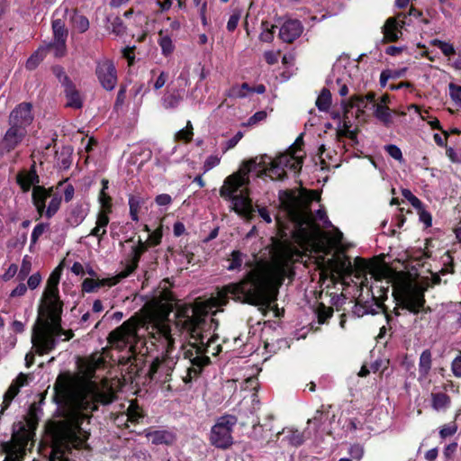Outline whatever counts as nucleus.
<instances>
[{"instance_id": "f257e3e1", "label": "nucleus", "mask_w": 461, "mask_h": 461, "mask_svg": "<svg viewBox=\"0 0 461 461\" xmlns=\"http://www.w3.org/2000/svg\"><path fill=\"white\" fill-rule=\"evenodd\" d=\"M303 158L304 153H293L287 149L274 159L264 154L244 160L239 170L224 180L223 185L220 189V195L232 202L233 210L237 213L249 217L255 212L251 199L243 194H235L240 188L249 185V174L256 171L259 177L269 176L272 180H284L287 176L285 168L294 172L300 171Z\"/></svg>"}, {"instance_id": "f03ea898", "label": "nucleus", "mask_w": 461, "mask_h": 461, "mask_svg": "<svg viewBox=\"0 0 461 461\" xmlns=\"http://www.w3.org/2000/svg\"><path fill=\"white\" fill-rule=\"evenodd\" d=\"M175 315L176 327L186 331L194 339L189 345L194 351L188 349L185 352V357L189 358L191 366L186 369L183 381L188 384L197 378L203 368L211 363L210 357L205 354L210 352L212 344L219 339L215 333L219 322L213 318H208L206 311L189 304L178 305Z\"/></svg>"}, {"instance_id": "7ed1b4c3", "label": "nucleus", "mask_w": 461, "mask_h": 461, "mask_svg": "<svg viewBox=\"0 0 461 461\" xmlns=\"http://www.w3.org/2000/svg\"><path fill=\"white\" fill-rule=\"evenodd\" d=\"M218 300L225 305L229 298L267 310L276 300L269 282L262 276L249 271L247 276L237 283H230L218 291Z\"/></svg>"}, {"instance_id": "20e7f679", "label": "nucleus", "mask_w": 461, "mask_h": 461, "mask_svg": "<svg viewBox=\"0 0 461 461\" xmlns=\"http://www.w3.org/2000/svg\"><path fill=\"white\" fill-rule=\"evenodd\" d=\"M34 120L32 103L17 104L8 116V129L0 140V155L4 156L16 149L28 133V128Z\"/></svg>"}, {"instance_id": "39448f33", "label": "nucleus", "mask_w": 461, "mask_h": 461, "mask_svg": "<svg viewBox=\"0 0 461 461\" xmlns=\"http://www.w3.org/2000/svg\"><path fill=\"white\" fill-rule=\"evenodd\" d=\"M34 424L30 420L26 424L19 422L14 425L12 439L5 443L4 451L6 453L5 461H23L29 441L34 436Z\"/></svg>"}, {"instance_id": "423d86ee", "label": "nucleus", "mask_w": 461, "mask_h": 461, "mask_svg": "<svg viewBox=\"0 0 461 461\" xmlns=\"http://www.w3.org/2000/svg\"><path fill=\"white\" fill-rule=\"evenodd\" d=\"M139 324L137 318H130L109 333L107 338L109 343L119 349L129 348L130 351L133 352L140 340L138 335Z\"/></svg>"}, {"instance_id": "0eeeda50", "label": "nucleus", "mask_w": 461, "mask_h": 461, "mask_svg": "<svg viewBox=\"0 0 461 461\" xmlns=\"http://www.w3.org/2000/svg\"><path fill=\"white\" fill-rule=\"evenodd\" d=\"M310 203V198L303 199L292 194H287V198L284 203V206L290 219L299 229L311 227L312 224Z\"/></svg>"}, {"instance_id": "6e6552de", "label": "nucleus", "mask_w": 461, "mask_h": 461, "mask_svg": "<svg viewBox=\"0 0 461 461\" xmlns=\"http://www.w3.org/2000/svg\"><path fill=\"white\" fill-rule=\"evenodd\" d=\"M238 419L234 415L226 414L217 419L212 427L210 442L218 448L226 449L233 444L232 429Z\"/></svg>"}, {"instance_id": "1a4fd4ad", "label": "nucleus", "mask_w": 461, "mask_h": 461, "mask_svg": "<svg viewBox=\"0 0 461 461\" xmlns=\"http://www.w3.org/2000/svg\"><path fill=\"white\" fill-rule=\"evenodd\" d=\"M53 41L46 46L48 50H54L56 57H62L66 52V41L68 30L62 19H54L51 23Z\"/></svg>"}, {"instance_id": "9d476101", "label": "nucleus", "mask_w": 461, "mask_h": 461, "mask_svg": "<svg viewBox=\"0 0 461 461\" xmlns=\"http://www.w3.org/2000/svg\"><path fill=\"white\" fill-rule=\"evenodd\" d=\"M95 74L104 89L111 91L115 87L117 83V75L115 67L111 60L104 59L98 61L95 68Z\"/></svg>"}, {"instance_id": "9b49d317", "label": "nucleus", "mask_w": 461, "mask_h": 461, "mask_svg": "<svg viewBox=\"0 0 461 461\" xmlns=\"http://www.w3.org/2000/svg\"><path fill=\"white\" fill-rule=\"evenodd\" d=\"M56 336L53 332L51 335L46 333H40L38 326L33 328V334L32 336V342L36 347L38 354L42 355L53 350L57 345Z\"/></svg>"}, {"instance_id": "f8f14e48", "label": "nucleus", "mask_w": 461, "mask_h": 461, "mask_svg": "<svg viewBox=\"0 0 461 461\" xmlns=\"http://www.w3.org/2000/svg\"><path fill=\"white\" fill-rule=\"evenodd\" d=\"M139 245L131 248V258L127 261L124 269L120 273V276L124 278L131 275L138 267L141 255L148 249V241L143 242L140 239Z\"/></svg>"}, {"instance_id": "ddd939ff", "label": "nucleus", "mask_w": 461, "mask_h": 461, "mask_svg": "<svg viewBox=\"0 0 461 461\" xmlns=\"http://www.w3.org/2000/svg\"><path fill=\"white\" fill-rule=\"evenodd\" d=\"M303 25L298 20H287L279 30V38L287 43L293 42L303 32Z\"/></svg>"}, {"instance_id": "4468645a", "label": "nucleus", "mask_w": 461, "mask_h": 461, "mask_svg": "<svg viewBox=\"0 0 461 461\" xmlns=\"http://www.w3.org/2000/svg\"><path fill=\"white\" fill-rule=\"evenodd\" d=\"M402 309L418 313L425 303L424 294L420 292H409L402 298Z\"/></svg>"}, {"instance_id": "2eb2a0df", "label": "nucleus", "mask_w": 461, "mask_h": 461, "mask_svg": "<svg viewBox=\"0 0 461 461\" xmlns=\"http://www.w3.org/2000/svg\"><path fill=\"white\" fill-rule=\"evenodd\" d=\"M52 188L46 189L43 186L36 185L32 189V202L38 212L42 215L46 208V200L51 196Z\"/></svg>"}, {"instance_id": "dca6fc26", "label": "nucleus", "mask_w": 461, "mask_h": 461, "mask_svg": "<svg viewBox=\"0 0 461 461\" xmlns=\"http://www.w3.org/2000/svg\"><path fill=\"white\" fill-rule=\"evenodd\" d=\"M16 181L23 192H29L32 185L39 183V176L36 173L35 166L33 165L28 172L18 173Z\"/></svg>"}, {"instance_id": "f3484780", "label": "nucleus", "mask_w": 461, "mask_h": 461, "mask_svg": "<svg viewBox=\"0 0 461 461\" xmlns=\"http://www.w3.org/2000/svg\"><path fill=\"white\" fill-rule=\"evenodd\" d=\"M401 28L402 25L398 23L396 17L388 18L382 27L384 39L388 41H396L402 34Z\"/></svg>"}, {"instance_id": "a211bd4d", "label": "nucleus", "mask_w": 461, "mask_h": 461, "mask_svg": "<svg viewBox=\"0 0 461 461\" xmlns=\"http://www.w3.org/2000/svg\"><path fill=\"white\" fill-rule=\"evenodd\" d=\"M89 208L87 203H77L70 209L68 222L71 226H78L86 217Z\"/></svg>"}, {"instance_id": "6ab92c4d", "label": "nucleus", "mask_w": 461, "mask_h": 461, "mask_svg": "<svg viewBox=\"0 0 461 461\" xmlns=\"http://www.w3.org/2000/svg\"><path fill=\"white\" fill-rule=\"evenodd\" d=\"M65 96L67 98L66 106L74 109H80L83 106V101L78 90L74 83L64 87Z\"/></svg>"}, {"instance_id": "aec40b11", "label": "nucleus", "mask_w": 461, "mask_h": 461, "mask_svg": "<svg viewBox=\"0 0 461 461\" xmlns=\"http://www.w3.org/2000/svg\"><path fill=\"white\" fill-rule=\"evenodd\" d=\"M294 257H301L300 251L294 247L285 245L282 246L278 252V260L285 267H288L294 262Z\"/></svg>"}, {"instance_id": "412c9836", "label": "nucleus", "mask_w": 461, "mask_h": 461, "mask_svg": "<svg viewBox=\"0 0 461 461\" xmlns=\"http://www.w3.org/2000/svg\"><path fill=\"white\" fill-rule=\"evenodd\" d=\"M73 149L69 146L62 147L59 151L56 152V163L59 168L60 169H68L69 168L72 159Z\"/></svg>"}, {"instance_id": "4be33fe9", "label": "nucleus", "mask_w": 461, "mask_h": 461, "mask_svg": "<svg viewBox=\"0 0 461 461\" xmlns=\"http://www.w3.org/2000/svg\"><path fill=\"white\" fill-rule=\"evenodd\" d=\"M341 105L344 110V116L347 117V113L349 112V109L353 107H357L359 112L363 113L364 109L366 107V101L365 97L361 95H353L348 101L343 100L341 102Z\"/></svg>"}, {"instance_id": "5701e85b", "label": "nucleus", "mask_w": 461, "mask_h": 461, "mask_svg": "<svg viewBox=\"0 0 461 461\" xmlns=\"http://www.w3.org/2000/svg\"><path fill=\"white\" fill-rule=\"evenodd\" d=\"M71 13L70 23L73 27L80 33L86 32L89 28L88 19L85 15L79 14L77 9H73Z\"/></svg>"}, {"instance_id": "b1692460", "label": "nucleus", "mask_w": 461, "mask_h": 461, "mask_svg": "<svg viewBox=\"0 0 461 461\" xmlns=\"http://www.w3.org/2000/svg\"><path fill=\"white\" fill-rule=\"evenodd\" d=\"M432 356L429 349L424 350L420 356L419 373L420 378H426L431 368Z\"/></svg>"}, {"instance_id": "393cba45", "label": "nucleus", "mask_w": 461, "mask_h": 461, "mask_svg": "<svg viewBox=\"0 0 461 461\" xmlns=\"http://www.w3.org/2000/svg\"><path fill=\"white\" fill-rule=\"evenodd\" d=\"M375 116L381 121L385 126L392 123V112L391 110L382 104H374Z\"/></svg>"}, {"instance_id": "a878e982", "label": "nucleus", "mask_w": 461, "mask_h": 461, "mask_svg": "<svg viewBox=\"0 0 461 461\" xmlns=\"http://www.w3.org/2000/svg\"><path fill=\"white\" fill-rule=\"evenodd\" d=\"M145 200L143 197L140 195H131L129 198V206H130V215L132 221H139V211L140 207L144 204Z\"/></svg>"}, {"instance_id": "bb28decb", "label": "nucleus", "mask_w": 461, "mask_h": 461, "mask_svg": "<svg viewBox=\"0 0 461 461\" xmlns=\"http://www.w3.org/2000/svg\"><path fill=\"white\" fill-rule=\"evenodd\" d=\"M158 333L159 339H163V343L166 344V354L167 357H169L170 351L174 347V339L170 334V329L167 326L162 324L160 327H158Z\"/></svg>"}, {"instance_id": "cd10ccee", "label": "nucleus", "mask_w": 461, "mask_h": 461, "mask_svg": "<svg viewBox=\"0 0 461 461\" xmlns=\"http://www.w3.org/2000/svg\"><path fill=\"white\" fill-rule=\"evenodd\" d=\"M106 285H112L108 279L95 280L93 278H86L82 283V290L86 293H93Z\"/></svg>"}, {"instance_id": "c85d7f7f", "label": "nucleus", "mask_w": 461, "mask_h": 461, "mask_svg": "<svg viewBox=\"0 0 461 461\" xmlns=\"http://www.w3.org/2000/svg\"><path fill=\"white\" fill-rule=\"evenodd\" d=\"M316 106L317 108L321 112H327L331 104V94L330 91L328 88H323L317 100H316Z\"/></svg>"}, {"instance_id": "c756f323", "label": "nucleus", "mask_w": 461, "mask_h": 461, "mask_svg": "<svg viewBox=\"0 0 461 461\" xmlns=\"http://www.w3.org/2000/svg\"><path fill=\"white\" fill-rule=\"evenodd\" d=\"M286 433L287 435L285 436V438L287 439L289 444L294 447L301 446L304 442V439L306 438V430H304L303 432H300L297 429H288Z\"/></svg>"}, {"instance_id": "7c9ffc66", "label": "nucleus", "mask_w": 461, "mask_h": 461, "mask_svg": "<svg viewBox=\"0 0 461 461\" xmlns=\"http://www.w3.org/2000/svg\"><path fill=\"white\" fill-rule=\"evenodd\" d=\"M158 37V44L161 47L163 55L168 56L174 50V45L171 38L163 31L159 32Z\"/></svg>"}, {"instance_id": "2f4dec72", "label": "nucleus", "mask_w": 461, "mask_h": 461, "mask_svg": "<svg viewBox=\"0 0 461 461\" xmlns=\"http://www.w3.org/2000/svg\"><path fill=\"white\" fill-rule=\"evenodd\" d=\"M49 50L45 48H40L34 54H32L26 61V68L29 70L35 69L41 61L43 60L45 57V51Z\"/></svg>"}, {"instance_id": "473e14b6", "label": "nucleus", "mask_w": 461, "mask_h": 461, "mask_svg": "<svg viewBox=\"0 0 461 461\" xmlns=\"http://www.w3.org/2000/svg\"><path fill=\"white\" fill-rule=\"evenodd\" d=\"M20 390L17 388L16 384H14L13 383L9 386L8 390L5 393L4 395V401L2 403V408L0 413L3 414L4 411L8 409L10 406L13 399L18 394Z\"/></svg>"}, {"instance_id": "72a5a7b5", "label": "nucleus", "mask_w": 461, "mask_h": 461, "mask_svg": "<svg viewBox=\"0 0 461 461\" xmlns=\"http://www.w3.org/2000/svg\"><path fill=\"white\" fill-rule=\"evenodd\" d=\"M61 203V196L59 194H51V200L49 203V205L47 209L45 208V211L43 213H45V216L48 219H50L52 216L56 214V212L59 211V206Z\"/></svg>"}, {"instance_id": "f704fd0d", "label": "nucleus", "mask_w": 461, "mask_h": 461, "mask_svg": "<svg viewBox=\"0 0 461 461\" xmlns=\"http://www.w3.org/2000/svg\"><path fill=\"white\" fill-rule=\"evenodd\" d=\"M449 396L443 393H432V406L436 410H440L448 405Z\"/></svg>"}, {"instance_id": "c9c22d12", "label": "nucleus", "mask_w": 461, "mask_h": 461, "mask_svg": "<svg viewBox=\"0 0 461 461\" xmlns=\"http://www.w3.org/2000/svg\"><path fill=\"white\" fill-rule=\"evenodd\" d=\"M318 321L321 324L325 323L333 314L331 307H326L323 303H320L316 311Z\"/></svg>"}, {"instance_id": "e433bc0d", "label": "nucleus", "mask_w": 461, "mask_h": 461, "mask_svg": "<svg viewBox=\"0 0 461 461\" xmlns=\"http://www.w3.org/2000/svg\"><path fill=\"white\" fill-rule=\"evenodd\" d=\"M182 100L179 94H169L165 95L162 99L163 106L167 109H173L178 106Z\"/></svg>"}, {"instance_id": "4c0bfd02", "label": "nucleus", "mask_w": 461, "mask_h": 461, "mask_svg": "<svg viewBox=\"0 0 461 461\" xmlns=\"http://www.w3.org/2000/svg\"><path fill=\"white\" fill-rule=\"evenodd\" d=\"M46 304H47V308H48L49 312L53 316L54 321H59L60 315L62 313V307H63L62 301L61 300H59L58 302L52 301V302L47 303Z\"/></svg>"}, {"instance_id": "58836bf2", "label": "nucleus", "mask_w": 461, "mask_h": 461, "mask_svg": "<svg viewBox=\"0 0 461 461\" xmlns=\"http://www.w3.org/2000/svg\"><path fill=\"white\" fill-rule=\"evenodd\" d=\"M53 74L57 77L63 87L72 84L73 82L68 77L64 68L60 66H55L52 68Z\"/></svg>"}, {"instance_id": "ea45409f", "label": "nucleus", "mask_w": 461, "mask_h": 461, "mask_svg": "<svg viewBox=\"0 0 461 461\" xmlns=\"http://www.w3.org/2000/svg\"><path fill=\"white\" fill-rule=\"evenodd\" d=\"M263 32L259 35V39L265 42H271L274 40V29L276 27V25H272L271 28L268 27L267 22L262 23Z\"/></svg>"}, {"instance_id": "a19ab883", "label": "nucleus", "mask_w": 461, "mask_h": 461, "mask_svg": "<svg viewBox=\"0 0 461 461\" xmlns=\"http://www.w3.org/2000/svg\"><path fill=\"white\" fill-rule=\"evenodd\" d=\"M230 264L228 270H236L240 268L243 262V254L240 250H234L231 253Z\"/></svg>"}, {"instance_id": "79ce46f5", "label": "nucleus", "mask_w": 461, "mask_h": 461, "mask_svg": "<svg viewBox=\"0 0 461 461\" xmlns=\"http://www.w3.org/2000/svg\"><path fill=\"white\" fill-rule=\"evenodd\" d=\"M32 270V262L28 256H25L23 259L21 268L18 272V278L23 281L30 274Z\"/></svg>"}, {"instance_id": "37998d69", "label": "nucleus", "mask_w": 461, "mask_h": 461, "mask_svg": "<svg viewBox=\"0 0 461 461\" xmlns=\"http://www.w3.org/2000/svg\"><path fill=\"white\" fill-rule=\"evenodd\" d=\"M151 441L153 444H168L170 435L166 431H154L150 434Z\"/></svg>"}, {"instance_id": "c03bdc74", "label": "nucleus", "mask_w": 461, "mask_h": 461, "mask_svg": "<svg viewBox=\"0 0 461 461\" xmlns=\"http://www.w3.org/2000/svg\"><path fill=\"white\" fill-rule=\"evenodd\" d=\"M193 135H194V133H193L192 124L190 122H187L186 128L180 130L176 134V139L178 140H184L185 142H188L192 140Z\"/></svg>"}, {"instance_id": "a18cd8bd", "label": "nucleus", "mask_w": 461, "mask_h": 461, "mask_svg": "<svg viewBox=\"0 0 461 461\" xmlns=\"http://www.w3.org/2000/svg\"><path fill=\"white\" fill-rule=\"evenodd\" d=\"M127 420H131V422H138L140 418H142V414L139 410V406L133 403H131L127 410Z\"/></svg>"}, {"instance_id": "49530a36", "label": "nucleus", "mask_w": 461, "mask_h": 461, "mask_svg": "<svg viewBox=\"0 0 461 461\" xmlns=\"http://www.w3.org/2000/svg\"><path fill=\"white\" fill-rule=\"evenodd\" d=\"M402 196L407 199L415 209H421L423 204L421 201L416 197L409 189L402 190Z\"/></svg>"}, {"instance_id": "de8ad7c7", "label": "nucleus", "mask_w": 461, "mask_h": 461, "mask_svg": "<svg viewBox=\"0 0 461 461\" xmlns=\"http://www.w3.org/2000/svg\"><path fill=\"white\" fill-rule=\"evenodd\" d=\"M60 275H61V268L60 267H58L49 276L47 281V287L48 288H59V283L60 280Z\"/></svg>"}, {"instance_id": "09e8293b", "label": "nucleus", "mask_w": 461, "mask_h": 461, "mask_svg": "<svg viewBox=\"0 0 461 461\" xmlns=\"http://www.w3.org/2000/svg\"><path fill=\"white\" fill-rule=\"evenodd\" d=\"M449 95L451 99L461 107V86L454 83L449 84Z\"/></svg>"}, {"instance_id": "8fccbe9b", "label": "nucleus", "mask_w": 461, "mask_h": 461, "mask_svg": "<svg viewBox=\"0 0 461 461\" xmlns=\"http://www.w3.org/2000/svg\"><path fill=\"white\" fill-rule=\"evenodd\" d=\"M386 152L394 159L399 162L403 160L402 150L399 147L393 144H389L384 147Z\"/></svg>"}, {"instance_id": "3c124183", "label": "nucleus", "mask_w": 461, "mask_h": 461, "mask_svg": "<svg viewBox=\"0 0 461 461\" xmlns=\"http://www.w3.org/2000/svg\"><path fill=\"white\" fill-rule=\"evenodd\" d=\"M48 227L49 224L47 223H39L34 227L31 238L32 244H35L38 241L39 238L43 234Z\"/></svg>"}, {"instance_id": "603ef678", "label": "nucleus", "mask_w": 461, "mask_h": 461, "mask_svg": "<svg viewBox=\"0 0 461 461\" xmlns=\"http://www.w3.org/2000/svg\"><path fill=\"white\" fill-rule=\"evenodd\" d=\"M433 44L435 46L438 47L445 56H450V55L455 54V49L449 43L443 42L439 40H435L433 41Z\"/></svg>"}, {"instance_id": "864d4df0", "label": "nucleus", "mask_w": 461, "mask_h": 461, "mask_svg": "<svg viewBox=\"0 0 461 461\" xmlns=\"http://www.w3.org/2000/svg\"><path fill=\"white\" fill-rule=\"evenodd\" d=\"M267 116V113L266 111H259L257 112L255 114H253L244 125L246 126H251L255 125L262 121H264Z\"/></svg>"}, {"instance_id": "5fc2aeb1", "label": "nucleus", "mask_w": 461, "mask_h": 461, "mask_svg": "<svg viewBox=\"0 0 461 461\" xmlns=\"http://www.w3.org/2000/svg\"><path fill=\"white\" fill-rule=\"evenodd\" d=\"M44 297H45L46 303L49 302H52V301L58 302L59 300H60L59 294V288L46 287V290L44 292Z\"/></svg>"}, {"instance_id": "6e6d98bb", "label": "nucleus", "mask_w": 461, "mask_h": 461, "mask_svg": "<svg viewBox=\"0 0 461 461\" xmlns=\"http://www.w3.org/2000/svg\"><path fill=\"white\" fill-rule=\"evenodd\" d=\"M165 360L160 361L158 358H156L151 365L149 367L148 375L149 377L153 380L155 377V375L158 372V370L162 367V365L164 364Z\"/></svg>"}, {"instance_id": "4d7b16f0", "label": "nucleus", "mask_w": 461, "mask_h": 461, "mask_svg": "<svg viewBox=\"0 0 461 461\" xmlns=\"http://www.w3.org/2000/svg\"><path fill=\"white\" fill-rule=\"evenodd\" d=\"M112 31L117 35H122L125 32V27L120 17H115L112 22Z\"/></svg>"}, {"instance_id": "13d9d810", "label": "nucleus", "mask_w": 461, "mask_h": 461, "mask_svg": "<svg viewBox=\"0 0 461 461\" xmlns=\"http://www.w3.org/2000/svg\"><path fill=\"white\" fill-rule=\"evenodd\" d=\"M240 16H241L240 11H236L230 15V17L228 21V23H227L228 31L233 32L237 28V25L240 19Z\"/></svg>"}, {"instance_id": "bf43d9fd", "label": "nucleus", "mask_w": 461, "mask_h": 461, "mask_svg": "<svg viewBox=\"0 0 461 461\" xmlns=\"http://www.w3.org/2000/svg\"><path fill=\"white\" fill-rule=\"evenodd\" d=\"M161 239H162V231L160 229H158L149 235L147 241L151 246H157L160 243Z\"/></svg>"}, {"instance_id": "052dcab7", "label": "nucleus", "mask_w": 461, "mask_h": 461, "mask_svg": "<svg viewBox=\"0 0 461 461\" xmlns=\"http://www.w3.org/2000/svg\"><path fill=\"white\" fill-rule=\"evenodd\" d=\"M41 276L39 272L32 275L29 278H28V287L32 290H34L35 288H37L41 282Z\"/></svg>"}, {"instance_id": "680f3d73", "label": "nucleus", "mask_w": 461, "mask_h": 461, "mask_svg": "<svg viewBox=\"0 0 461 461\" xmlns=\"http://www.w3.org/2000/svg\"><path fill=\"white\" fill-rule=\"evenodd\" d=\"M109 223V217L107 215V212H105V209L104 211L99 212L96 219V225L98 227H102L103 229H105L106 226Z\"/></svg>"}, {"instance_id": "e2e57ef3", "label": "nucleus", "mask_w": 461, "mask_h": 461, "mask_svg": "<svg viewBox=\"0 0 461 461\" xmlns=\"http://www.w3.org/2000/svg\"><path fill=\"white\" fill-rule=\"evenodd\" d=\"M418 210V213H419V216H420V220L425 223V225L427 227H429L431 226V215L429 212H428L424 208H423V204L421 205V209H417Z\"/></svg>"}, {"instance_id": "0e129e2a", "label": "nucleus", "mask_w": 461, "mask_h": 461, "mask_svg": "<svg viewBox=\"0 0 461 461\" xmlns=\"http://www.w3.org/2000/svg\"><path fill=\"white\" fill-rule=\"evenodd\" d=\"M111 200L112 198L108 194H106L105 191L101 190L99 194V202L102 204V206L108 212H110L111 208Z\"/></svg>"}, {"instance_id": "69168bd1", "label": "nucleus", "mask_w": 461, "mask_h": 461, "mask_svg": "<svg viewBox=\"0 0 461 461\" xmlns=\"http://www.w3.org/2000/svg\"><path fill=\"white\" fill-rule=\"evenodd\" d=\"M155 202L159 206H166L172 203V198L167 194H162L156 196Z\"/></svg>"}, {"instance_id": "338daca9", "label": "nucleus", "mask_w": 461, "mask_h": 461, "mask_svg": "<svg viewBox=\"0 0 461 461\" xmlns=\"http://www.w3.org/2000/svg\"><path fill=\"white\" fill-rule=\"evenodd\" d=\"M219 163H220V158L217 156H209L203 164L204 171H208V170L212 169V167L217 166Z\"/></svg>"}, {"instance_id": "774afa93", "label": "nucleus", "mask_w": 461, "mask_h": 461, "mask_svg": "<svg viewBox=\"0 0 461 461\" xmlns=\"http://www.w3.org/2000/svg\"><path fill=\"white\" fill-rule=\"evenodd\" d=\"M452 371L456 376L461 377V356H458L453 360Z\"/></svg>"}]
</instances>
